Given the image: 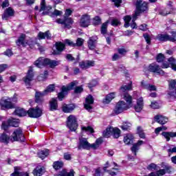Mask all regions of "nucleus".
I'll list each match as a JSON object with an SVG mask.
<instances>
[{
	"label": "nucleus",
	"instance_id": "nucleus-58",
	"mask_svg": "<svg viewBox=\"0 0 176 176\" xmlns=\"http://www.w3.org/2000/svg\"><path fill=\"white\" fill-rule=\"evenodd\" d=\"M111 25L113 27H117V25H120V21L119 19H114L111 21Z\"/></svg>",
	"mask_w": 176,
	"mask_h": 176
},
{
	"label": "nucleus",
	"instance_id": "nucleus-31",
	"mask_svg": "<svg viewBox=\"0 0 176 176\" xmlns=\"http://www.w3.org/2000/svg\"><path fill=\"white\" fill-rule=\"evenodd\" d=\"M76 85H78V81L74 80L67 85V87L63 86V91H69L70 90H74V88L75 86H76Z\"/></svg>",
	"mask_w": 176,
	"mask_h": 176
},
{
	"label": "nucleus",
	"instance_id": "nucleus-62",
	"mask_svg": "<svg viewBox=\"0 0 176 176\" xmlns=\"http://www.w3.org/2000/svg\"><path fill=\"white\" fill-rule=\"evenodd\" d=\"M151 107L153 108V109H159L160 108L159 103L157 102H152Z\"/></svg>",
	"mask_w": 176,
	"mask_h": 176
},
{
	"label": "nucleus",
	"instance_id": "nucleus-4",
	"mask_svg": "<svg viewBox=\"0 0 176 176\" xmlns=\"http://www.w3.org/2000/svg\"><path fill=\"white\" fill-rule=\"evenodd\" d=\"M25 140V138L24 137V133H23V129L21 128L15 129L11 135L12 142H14V141H21V142H24Z\"/></svg>",
	"mask_w": 176,
	"mask_h": 176
},
{
	"label": "nucleus",
	"instance_id": "nucleus-21",
	"mask_svg": "<svg viewBox=\"0 0 176 176\" xmlns=\"http://www.w3.org/2000/svg\"><path fill=\"white\" fill-rule=\"evenodd\" d=\"M76 107L75 104H63L62 106V111L65 112V113H71L74 109H75Z\"/></svg>",
	"mask_w": 176,
	"mask_h": 176
},
{
	"label": "nucleus",
	"instance_id": "nucleus-5",
	"mask_svg": "<svg viewBox=\"0 0 176 176\" xmlns=\"http://www.w3.org/2000/svg\"><path fill=\"white\" fill-rule=\"evenodd\" d=\"M67 127L71 130V131H76L78 129V118L74 115H70L67 118Z\"/></svg>",
	"mask_w": 176,
	"mask_h": 176
},
{
	"label": "nucleus",
	"instance_id": "nucleus-55",
	"mask_svg": "<svg viewBox=\"0 0 176 176\" xmlns=\"http://www.w3.org/2000/svg\"><path fill=\"white\" fill-rule=\"evenodd\" d=\"M176 80H171L169 83V89L170 90H174L175 89Z\"/></svg>",
	"mask_w": 176,
	"mask_h": 176
},
{
	"label": "nucleus",
	"instance_id": "nucleus-16",
	"mask_svg": "<svg viewBox=\"0 0 176 176\" xmlns=\"http://www.w3.org/2000/svg\"><path fill=\"white\" fill-rule=\"evenodd\" d=\"M52 10V6H46L45 0H41V9L39 12H42L41 16H46V14H49Z\"/></svg>",
	"mask_w": 176,
	"mask_h": 176
},
{
	"label": "nucleus",
	"instance_id": "nucleus-32",
	"mask_svg": "<svg viewBox=\"0 0 176 176\" xmlns=\"http://www.w3.org/2000/svg\"><path fill=\"white\" fill-rule=\"evenodd\" d=\"M55 176H75V171L74 169H71L69 172H67V170L64 169Z\"/></svg>",
	"mask_w": 176,
	"mask_h": 176
},
{
	"label": "nucleus",
	"instance_id": "nucleus-42",
	"mask_svg": "<svg viewBox=\"0 0 176 176\" xmlns=\"http://www.w3.org/2000/svg\"><path fill=\"white\" fill-rule=\"evenodd\" d=\"M124 142L126 145H130V144H133V136L130 135H127L124 138Z\"/></svg>",
	"mask_w": 176,
	"mask_h": 176
},
{
	"label": "nucleus",
	"instance_id": "nucleus-52",
	"mask_svg": "<svg viewBox=\"0 0 176 176\" xmlns=\"http://www.w3.org/2000/svg\"><path fill=\"white\" fill-rule=\"evenodd\" d=\"M5 12L10 16H14V10L12 9L11 8H8L5 10Z\"/></svg>",
	"mask_w": 176,
	"mask_h": 176
},
{
	"label": "nucleus",
	"instance_id": "nucleus-41",
	"mask_svg": "<svg viewBox=\"0 0 176 176\" xmlns=\"http://www.w3.org/2000/svg\"><path fill=\"white\" fill-rule=\"evenodd\" d=\"M122 130L124 131H127V130H130L131 129V123L129 122H124L122 125L121 126Z\"/></svg>",
	"mask_w": 176,
	"mask_h": 176
},
{
	"label": "nucleus",
	"instance_id": "nucleus-38",
	"mask_svg": "<svg viewBox=\"0 0 176 176\" xmlns=\"http://www.w3.org/2000/svg\"><path fill=\"white\" fill-rule=\"evenodd\" d=\"M57 99L52 98L50 102V111H56L57 109Z\"/></svg>",
	"mask_w": 176,
	"mask_h": 176
},
{
	"label": "nucleus",
	"instance_id": "nucleus-47",
	"mask_svg": "<svg viewBox=\"0 0 176 176\" xmlns=\"http://www.w3.org/2000/svg\"><path fill=\"white\" fill-rule=\"evenodd\" d=\"M147 170H150V171H155L157 170V165L151 163L147 166Z\"/></svg>",
	"mask_w": 176,
	"mask_h": 176
},
{
	"label": "nucleus",
	"instance_id": "nucleus-19",
	"mask_svg": "<svg viewBox=\"0 0 176 176\" xmlns=\"http://www.w3.org/2000/svg\"><path fill=\"white\" fill-rule=\"evenodd\" d=\"M25 38H27V36L24 34H21L16 41V45L18 46H23L24 47H25L28 43L25 41Z\"/></svg>",
	"mask_w": 176,
	"mask_h": 176
},
{
	"label": "nucleus",
	"instance_id": "nucleus-59",
	"mask_svg": "<svg viewBox=\"0 0 176 176\" xmlns=\"http://www.w3.org/2000/svg\"><path fill=\"white\" fill-rule=\"evenodd\" d=\"M82 130H83L84 131H89V133H94V129H93L91 126H82Z\"/></svg>",
	"mask_w": 176,
	"mask_h": 176
},
{
	"label": "nucleus",
	"instance_id": "nucleus-3",
	"mask_svg": "<svg viewBox=\"0 0 176 176\" xmlns=\"http://www.w3.org/2000/svg\"><path fill=\"white\" fill-rule=\"evenodd\" d=\"M148 10V3L143 2L142 0H137L136 1V11L134 14V20H137V17L144 12Z\"/></svg>",
	"mask_w": 176,
	"mask_h": 176
},
{
	"label": "nucleus",
	"instance_id": "nucleus-44",
	"mask_svg": "<svg viewBox=\"0 0 176 176\" xmlns=\"http://www.w3.org/2000/svg\"><path fill=\"white\" fill-rule=\"evenodd\" d=\"M64 166V163L63 162L57 161L54 162L53 164V168L55 170H60V168H62V167Z\"/></svg>",
	"mask_w": 176,
	"mask_h": 176
},
{
	"label": "nucleus",
	"instance_id": "nucleus-57",
	"mask_svg": "<svg viewBox=\"0 0 176 176\" xmlns=\"http://www.w3.org/2000/svg\"><path fill=\"white\" fill-rule=\"evenodd\" d=\"M97 85H98V82H97V80H94L88 84V87L89 89H92V87H96V86H97Z\"/></svg>",
	"mask_w": 176,
	"mask_h": 176
},
{
	"label": "nucleus",
	"instance_id": "nucleus-36",
	"mask_svg": "<svg viewBox=\"0 0 176 176\" xmlns=\"http://www.w3.org/2000/svg\"><path fill=\"white\" fill-rule=\"evenodd\" d=\"M129 90H133V82L130 81L128 85H122L120 87L121 93H124L125 91H129Z\"/></svg>",
	"mask_w": 176,
	"mask_h": 176
},
{
	"label": "nucleus",
	"instance_id": "nucleus-25",
	"mask_svg": "<svg viewBox=\"0 0 176 176\" xmlns=\"http://www.w3.org/2000/svg\"><path fill=\"white\" fill-rule=\"evenodd\" d=\"M34 78V72L32 70H29L28 72L27 76L23 78V81L25 82V85H28L30 86V83H31V81Z\"/></svg>",
	"mask_w": 176,
	"mask_h": 176
},
{
	"label": "nucleus",
	"instance_id": "nucleus-39",
	"mask_svg": "<svg viewBox=\"0 0 176 176\" xmlns=\"http://www.w3.org/2000/svg\"><path fill=\"white\" fill-rule=\"evenodd\" d=\"M14 113V115H16L17 116H20V117L25 116L27 115V113L25 112V111H24L21 108L16 109Z\"/></svg>",
	"mask_w": 176,
	"mask_h": 176
},
{
	"label": "nucleus",
	"instance_id": "nucleus-8",
	"mask_svg": "<svg viewBox=\"0 0 176 176\" xmlns=\"http://www.w3.org/2000/svg\"><path fill=\"white\" fill-rule=\"evenodd\" d=\"M56 23H58V24H62L63 25H64V28L69 30L72 28V25L74 24V19L70 17L64 16V19H57Z\"/></svg>",
	"mask_w": 176,
	"mask_h": 176
},
{
	"label": "nucleus",
	"instance_id": "nucleus-12",
	"mask_svg": "<svg viewBox=\"0 0 176 176\" xmlns=\"http://www.w3.org/2000/svg\"><path fill=\"white\" fill-rule=\"evenodd\" d=\"M124 20L125 23L124 27H125V28H129V27L130 26L131 27V28H133V30H134V28H137V23H135V20L137 19H134V14L131 24L130 21H131V16L126 15L124 17Z\"/></svg>",
	"mask_w": 176,
	"mask_h": 176
},
{
	"label": "nucleus",
	"instance_id": "nucleus-40",
	"mask_svg": "<svg viewBox=\"0 0 176 176\" xmlns=\"http://www.w3.org/2000/svg\"><path fill=\"white\" fill-rule=\"evenodd\" d=\"M102 144V138H98L96 140L95 143L91 144V149H98L100 146Z\"/></svg>",
	"mask_w": 176,
	"mask_h": 176
},
{
	"label": "nucleus",
	"instance_id": "nucleus-51",
	"mask_svg": "<svg viewBox=\"0 0 176 176\" xmlns=\"http://www.w3.org/2000/svg\"><path fill=\"white\" fill-rule=\"evenodd\" d=\"M85 42V40L82 38H78L76 40V43H75V47H80L83 45V43Z\"/></svg>",
	"mask_w": 176,
	"mask_h": 176
},
{
	"label": "nucleus",
	"instance_id": "nucleus-35",
	"mask_svg": "<svg viewBox=\"0 0 176 176\" xmlns=\"http://www.w3.org/2000/svg\"><path fill=\"white\" fill-rule=\"evenodd\" d=\"M45 60H46V58H44L43 57L38 58L34 62V65L36 67H37V68H42V67L46 65H45Z\"/></svg>",
	"mask_w": 176,
	"mask_h": 176
},
{
	"label": "nucleus",
	"instance_id": "nucleus-7",
	"mask_svg": "<svg viewBox=\"0 0 176 176\" xmlns=\"http://www.w3.org/2000/svg\"><path fill=\"white\" fill-rule=\"evenodd\" d=\"M111 134L114 138H119L120 137V129L118 128L109 127L103 132V137L108 138Z\"/></svg>",
	"mask_w": 176,
	"mask_h": 176
},
{
	"label": "nucleus",
	"instance_id": "nucleus-23",
	"mask_svg": "<svg viewBox=\"0 0 176 176\" xmlns=\"http://www.w3.org/2000/svg\"><path fill=\"white\" fill-rule=\"evenodd\" d=\"M141 86L142 87H143V89H146L149 91H156V90H157V89L156 88V86L152 85L149 83H146L145 82V81L141 82Z\"/></svg>",
	"mask_w": 176,
	"mask_h": 176
},
{
	"label": "nucleus",
	"instance_id": "nucleus-29",
	"mask_svg": "<svg viewBox=\"0 0 176 176\" xmlns=\"http://www.w3.org/2000/svg\"><path fill=\"white\" fill-rule=\"evenodd\" d=\"M38 39H52V34L49 31L45 32H39L38 34Z\"/></svg>",
	"mask_w": 176,
	"mask_h": 176
},
{
	"label": "nucleus",
	"instance_id": "nucleus-60",
	"mask_svg": "<svg viewBox=\"0 0 176 176\" xmlns=\"http://www.w3.org/2000/svg\"><path fill=\"white\" fill-rule=\"evenodd\" d=\"M157 63H162L164 61V55L162 54H159L157 56Z\"/></svg>",
	"mask_w": 176,
	"mask_h": 176
},
{
	"label": "nucleus",
	"instance_id": "nucleus-53",
	"mask_svg": "<svg viewBox=\"0 0 176 176\" xmlns=\"http://www.w3.org/2000/svg\"><path fill=\"white\" fill-rule=\"evenodd\" d=\"M164 170H165V173H167L168 174H171V172L173 171V167L169 165H165L164 166Z\"/></svg>",
	"mask_w": 176,
	"mask_h": 176
},
{
	"label": "nucleus",
	"instance_id": "nucleus-37",
	"mask_svg": "<svg viewBox=\"0 0 176 176\" xmlns=\"http://www.w3.org/2000/svg\"><path fill=\"white\" fill-rule=\"evenodd\" d=\"M162 135L166 138V141H170V138H174V137H176V132H162Z\"/></svg>",
	"mask_w": 176,
	"mask_h": 176
},
{
	"label": "nucleus",
	"instance_id": "nucleus-27",
	"mask_svg": "<svg viewBox=\"0 0 176 176\" xmlns=\"http://www.w3.org/2000/svg\"><path fill=\"white\" fill-rule=\"evenodd\" d=\"M10 141H12V138L6 133H3L0 135V142L8 144Z\"/></svg>",
	"mask_w": 176,
	"mask_h": 176
},
{
	"label": "nucleus",
	"instance_id": "nucleus-61",
	"mask_svg": "<svg viewBox=\"0 0 176 176\" xmlns=\"http://www.w3.org/2000/svg\"><path fill=\"white\" fill-rule=\"evenodd\" d=\"M94 24L95 25H98V24H101V18L99 16H95L94 19Z\"/></svg>",
	"mask_w": 176,
	"mask_h": 176
},
{
	"label": "nucleus",
	"instance_id": "nucleus-43",
	"mask_svg": "<svg viewBox=\"0 0 176 176\" xmlns=\"http://www.w3.org/2000/svg\"><path fill=\"white\" fill-rule=\"evenodd\" d=\"M49 155V151L48 150H45V151H41L38 153V156L40 157V159H45L46 156Z\"/></svg>",
	"mask_w": 176,
	"mask_h": 176
},
{
	"label": "nucleus",
	"instance_id": "nucleus-48",
	"mask_svg": "<svg viewBox=\"0 0 176 176\" xmlns=\"http://www.w3.org/2000/svg\"><path fill=\"white\" fill-rule=\"evenodd\" d=\"M67 91H63V87L61 88V91L58 94V98L60 100V101H63V99L65 97V93Z\"/></svg>",
	"mask_w": 176,
	"mask_h": 176
},
{
	"label": "nucleus",
	"instance_id": "nucleus-13",
	"mask_svg": "<svg viewBox=\"0 0 176 176\" xmlns=\"http://www.w3.org/2000/svg\"><path fill=\"white\" fill-rule=\"evenodd\" d=\"M148 69L149 72H153L154 74H157L158 75H164V72L160 68V66L155 63L149 65Z\"/></svg>",
	"mask_w": 176,
	"mask_h": 176
},
{
	"label": "nucleus",
	"instance_id": "nucleus-15",
	"mask_svg": "<svg viewBox=\"0 0 176 176\" xmlns=\"http://www.w3.org/2000/svg\"><path fill=\"white\" fill-rule=\"evenodd\" d=\"M92 104H94V98L93 96L89 95L85 98V103L84 104V107L87 111H91L93 109V107H91Z\"/></svg>",
	"mask_w": 176,
	"mask_h": 176
},
{
	"label": "nucleus",
	"instance_id": "nucleus-1",
	"mask_svg": "<svg viewBox=\"0 0 176 176\" xmlns=\"http://www.w3.org/2000/svg\"><path fill=\"white\" fill-rule=\"evenodd\" d=\"M124 100L126 101V103L124 101H120L117 103L115 109H113L114 113L116 115H119L122 113L124 111H127L129 108L131 107V104H133V98L128 93L124 94Z\"/></svg>",
	"mask_w": 176,
	"mask_h": 176
},
{
	"label": "nucleus",
	"instance_id": "nucleus-9",
	"mask_svg": "<svg viewBox=\"0 0 176 176\" xmlns=\"http://www.w3.org/2000/svg\"><path fill=\"white\" fill-rule=\"evenodd\" d=\"M91 21V18L90 17V15L87 14H82L80 19L79 25L82 28H87V27L90 25Z\"/></svg>",
	"mask_w": 176,
	"mask_h": 176
},
{
	"label": "nucleus",
	"instance_id": "nucleus-50",
	"mask_svg": "<svg viewBox=\"0 0 176 176\" xmlns=\"http://www.w3.org/2000/svg\"><path fill=\"white\" fill-rule=\"evenodd\" d=\"M26 43H27V45L30 46V47L32 49L34 47V45H36L38 47L40 46L39 43H35V42L34 41H32V38H30L29 41H26Z\"/></svg>",
	"mask_w": 176,
	"mask_h": 176
},
{
	"label": "nucleus",
	"instance_id": "nucleus-54",
	"mask_svg": "<svg viewBox=\"0 0 176 176\" xmlns=\"http://www.w3.org/2000/svg\"><path fill=\"white\" fill-rule=\"evenodd\" d=\"M143 36H144L146 43L148 45H151V36L149 34H148L147 33H145L143 34Z\"/></svg>",
	"mask_w": 176,
	"mask_h": 176
},
{
	"label": "nucleus",
	"instance_id": "nucleus-34",
	"mask_svg": "<svg viewBox=\"0 0 176 176\" xmlns=\"http://www.w3.org/2000/svg\"><path fill=\"white\" fill-rule=\"evenodd\" d=\"M45 168L43 166H37L34 170L33 174L34 176H42L43 175Z\"/></svg>",
	"mask_w": 176,
	"mask_h": 176
},
{
	"label": "nucleus",
	"instance_id": "nucleus-26",
	"mask_svg": "<svg viewBox=\"0 0 176 176\" xmlns=\"http://www.w3.org/2000/svg\"><path fill=\"white\" fill-rule=\"evenodd\" d=\"M144 108V99L140 98L137 100V104L135 105V110L136 112H141Z\"/></svg>",
	"mask_w": 176,
	"mask_h": 176
},
{
	"label": "nucleus",
	"instance_id": "nucleus-64",
	"mask_svg": "<svg viewBox=\"0 0 176 176\" xmlns=\"http://www.w3.org/2000/svg\"><path fill=\"white\" fill-rule=\"evenodd\" d=\"M157 176H163L164 174H166V170L165 169H160L157 171Z\"/></svg>",
	"mask_w": 176,
	"mask_h": 176
},
{
	"label": "nucleus",
	"instance_id": "nucleus-18",
	"mask_svg": "<svg viewBox=\"0 0 176 176\" xmlns=\"http://www.w3.org/2000/svg\"><path fill=\"white\" fill-rule=\"evenodd\" d=\"M94 60H85L80 62L79 65L82 69H87V68H90V67H94Z\"/></svg>",
	"mask_w": 176,
	"mask_h": 176
},
{
	"label": "nucleus",
	"instance_id": "nucleus-6",
	"mask_svg": "<svg viewBox=\"0 0 176 176\" xmlns=\"http://www.w3.org/2000/svg\"><path fill=\"white\" fill-rule=\"evenodd\" d=\"M172 36H170L167 34H158L157 36V39L158 41H160L161 42H167V41H169L170 42H173L174 43H176V32L173 31L170 32Z\"/></svg>",
	"mask_w": 176,
	"mask_h": 176
},
{
	"label": "nucleus",
	"instance_id": "nucleus-14",
	"mask_svg": "<svg viewBox=\"0 0 176 176\" xmlns=\"http://www.w3.org/2000/svg\"><path fill=\"white\" fill-rule=\"evenodd\" d=\"M81 148H82V149H87V151H89V149H91V144L89 143L87 139L85 138H80L78 149H80Z\"/></svg>",
	"mask_w": 176,
	"mask_h": 176
},
{
	"label": "nucleus",
	"instance_id": "nucleus-45",
	"mask_svg": "<svg viewBox=\"0 0 176 176\" xmlns=\"http://www.w3.org/2000/svg\"><path fill=\"white\" fill-rule=\"evenodd\" d=\"M168 63L170 65V67L173 71H176V60L174 58H170L168 60Z\"/></svg>",
	"mask_w": 176,
	"mask_h": 176
},
{
	"label": "nucleus",
	"instance_id": "nucleus-24",
	"mask_svg": "<svg viewBox=\"0 0 176 176\" xmlns=\"http://www.w3.org/2000/svg\"><path fill=\"white\" fill-rule=\"evenodd\" d=\"M55 45L56 50H54L53 54H60V53L65 49V44L61 42L56 43Z\"/></svg>",
	"mask_w": 176,
	"mask_h": 176
},
{
	"label": "nucleus",
	"instance_id": "nucleus-33",
	"mask_svg": "<svg viewBox=\"0 0 176 176\" xmlns=\"http://www.w3.org/2000/svg\"><path fill=\"white\" fill-rule=\"evenodd\" d=\"M116 96V93L115 92L109 94L106 96V98L103 100L104 104H109V102H111V101H112V100L115 98Z\"/></svg>",
	"mask_w": 176,
	"mask_h": 176
},
{
	"label": "nucleus",
	"instance_id": "nucleus-2",
	"mask_svg": "<svg viewBox=\"0 0 176 176\" xmlns=\"http://www.w3.org/2000/svg\"><path fill=\"white\" fill-rule=\"evenodd\" d=\"M54 89H55L54 85H50L46 88V89L45 91H43V92L36 91L35 94L36 102H37L38 104L43 102V97H45V96H47V94H49V93L53 92Z\"/></svg>",
	"mask_w": 176,
	"mask_h": 176
},
{
	"label": "nucleus",
	"instance_id": "nucleus-17",
	"mask_svg": "<svg viewBox=\"0 0 176 176\" xmlns=\"http://www.w3.org/2000/svg\"><path fill=\"white\" fill-rule=\"evenodd\" d=\"M97 36H94L91 37H89L87 44H88V47L90 50H94L96 49V45L97 44Z\"/></svg>",
	"mask_w": 176,
	"mask_h": 176
},
{
	"label": "nucleus",
	"instance_id": "nucleus-56",
	"mask_svg": "<svg viewBox=\"0 0 176 176\" xmlns=\"http://www.w3.org/2000/svg\"><path fill=\"white\" fill-rule=\"evenodd\" d=\"M83 92V87L82 86L76 87L74 89V93L76 94H80V93Z\"/></svg>",
	"mask_w": 176,
	"mask_h": 176
},
{
	"label": "nucleus",
	"instance_id": "nucleus-28",
	"mask_svg": "<svg viewBox=\"0 0 176 176\" xmlns=\"http://www.w3.org/2000/svg\"><path fill=\"white\" fill-rule=\"evenodd\" d=\"M7 123L12 127H19V124H20V120L10 118L8 120Z\"/></svg>",
	"mask_w": 176,
	"mask_h": 176
},
{
	"label": "nucleus",
	"instance_id": "nucleus-49",
	"mask_svg": "<svg viewBox=\"0 0 176 176\" xmlns=\"http://www.w3.org/2000/svg\"><path fill=\"white\" fill-rule=\"evenodd\" d=\"M49 74V72H47V70H45L44 72V74H41L40 76H38V80H39L40 82L41 80H45V79H46V76Z\"/></svg>",
	"mask_w": 176,
	"mask_h": 176
},
{
	"label": "nucleus",
	"instance_id": "nucleus-30",
	"mask_svg": "<svg viewBox=\"0 0 176 176\" xmlns=\"http://www.w3.org/2000/svg\"><path fill=\"white\" fill-rule=\"evenodd\" d=\"M144 144V141L139 140L136 144H133L131 147V151L134 153L135 156H137V153L138 152V149H140V146Z\"/></svg>",
	"mask_w": 176,
	"mask_h": 176
},
{
	"label": "nucleus",
	"instance_id": "nucleus-10",
	"mask_svg": "<svg viewBox=\"0 0 176 176\" xmlns=\"http://www.w3.org/2000/svg\"><path fill=\"white\" fill-rule=\"evenodd\" d=\"M27 113L29 118H41V116H42V109H39L38 107H36V109L30 108L27 111Z\"/></svg>",
	"mask_w": 176,
	"mask_h": 176
},
{
	"label": "nucleus",
	"instance_id": "nucleus-22",
	"mask_svg": "<svg viewBox=\"0 0 176 176\" xmlns=\"http://www.w3.org/2000/svg\"><path fill=\"white\" fill-rule=\"evenodd\" d=\"M59 64H60L59 61L54 60H50L49 58L45 59V65L50 67V68H55Z\"/></svg>",
	"mask_w": 176,
	"mask_h": 176
},
{
	"label": "nucleus",
	"instance_id": "nucleus-46",
	"mask_svg": "<svg viewBox=\"0 0 176 176\" xmlns=\"http://www.w3.org/2000/svg\"><path fill=\"white\" fill-rule=\"evenodd\" d=\"M107 28H108V22H105L102 23L100 29L101 34H107Z\"/></svg>",
	"mask_w": 176,
	"mask_h": 176
},
{
	"label": "nucleus",
	"instance_id": "nucleus-20",
	"mask_svg": "<svg viewBox=\"0 0 176 176\" xmlns=\"http://www.w3.org/2000/svg\"><path fill=\"white\" fill-rule=\"evenodd\" d=\"M154 120L157 123H159L160 124H166L167 122H168V118L167 117H164L162 115H157L154 117Z\"/></svg>",
	"mask_w": 176,
	"mask_h": 176
},
{
	"label": "nucleus",
	"instance_id": "nucleus-11",
	"mask_svg": "<svg viewBox=\"0 0 176 176\" xmlns=\"http://www.w3.org/2000/svg\"><path fill=\"white\" fill-rule=\"evenodd\" d=\"M0 105L1 108H6V109H12L13 108V103L10 98L3 97L0 100Z\"/></svg>",
	"mask_w": 176,
	"mask_h": 176
},
{
	"label": "nucleus",
	"instance_id": "nucleus-63",
	"mask_svg": "<svg viewBox=\"0 0 176 176\" xmlns=\"http://www.w3.org/2000/svg\"><path fill=\"white\" fill-rule=\"evenodd\" d=\"M118 52L119 54H121L122 56H124L126 53H127V50L124 48H118Z\"/></svg>",
	"mask_w": 176,
	"mask_h": 176
}]
</instances>
